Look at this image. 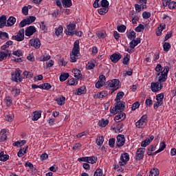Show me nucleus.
Returning a JSON list of instances; mask_svg holds the SVG:
<instances>
[{"mask_svg": "<svg viewBox=\"0 0 176 176\" xmlns=\"http://www.w3.org/2000/svg\"><path fill=\"white\" fill-rule=\"evenodd\" d=\"M80 47L79 46V41L76 40L74 43V47L70 53V61L71 63H76L78 58H79V54H80Z\"/></svg>", "mask_w": 176, "mask_h": 176, "instance_id": "f257e3e1", "label": "nucleus"}, {"mask_svg": "<svg viewBox=\"0 0 176 176\" xmlns=\"http://www.w3.org/2000/svg\"><path fill=\"white\" fill-rule=\"evenodd\" d=\"M168 71H170V68L168 66H165L162 72L156 74V78H157L160 83H163V82H166V80H167Z\"/></svg>", "mask_w": 176, "mask_h": 176, "instance_id": "f03ea898", "label": "nucleus"}, {"mask_svg": "<svg viewBox=\"0 0 176 176\" xmlns=\"http://www.w3.org/2000/svg\"><path fill=\"white\" fill-rule=\"evenodd\" d=\"M119 83L120 81L118 79H113L108 80L105 86L107 89H109V90H112L113 91H116L118 89H119Z\"/></svg>", "mask_w": 176, "mask_h": 176, "instance_id": "7ed1b4c3", "label": "nucleus"}, {"mask_svg": "<svg viewBox=\"0 0 176 176\" xmlns=\"http://www.w3.org/2000/svg\"><path fill=\"white\" fill-rule=\"evenodd\" d=\"M156 102L153 104L154 109H157L159 107H162L163 105V100H164V94L161 93L158 94L155 96Z\"/></svg>", "mask_w": 176, "mask_h": 176, "instance_id": "20e7f679", "label": "nucleus"}, {"mask_svg": "<svg viewBox=\"0 0 176 176\" xmlns=\"http://www.w3.org/2000/svg\"><path fill=\"white\" fill-rule=\"evenodd\" d=\"M129 160H130V155H129L127 153H124L120 155L118 164L120 166V167H123L127 164Z\"/></svg>", "mask_w": 176, "mask_h": 176, "instance_id": "39448f33", "label": "nucleus"}, {"mask_svg": "<svg viewBox=\"0 0 176 176\" xmlns=\"http://www.w3.org/2000/svg\"><path fill=\"white\" fill-rule=\"evenodd\" d=\"M148 124V118L146 116H142L139 120L135 122L138 129H144Z\"/></svg>", "mask_w": 176, "mask_h": 176, "instance_id": "423d86ee", "label": "nucleus"}, {"mask_svg": "<svg viewBox=\"0 0 176 176\" xmlns=\"http://www.w3.org/2000/svg\"><path fill=\"white\" fill-rule=\"evenodd\" d=\"M124 109V104L120 102L118 103L114 107L111 108V109H110V112L112 113V115H116V113H121Z\"/></svg>", "mask_w": 176, "mask_h": 176, "instance_id": "0eeeda50", "label": "nucleus"}, {"mask_svg": "<svg viewBox=\"0 0 176 176\" xmlns=\"http://www.w3.org/2000/svg\"><path fill=\"white\" fill-rule=\"evenodd\" d=\"M151 89L153 93H157V91H160L162 89H163V83L158 82H151Z\"/></svg>", "mask_w": 176, "mask_h": 176, "instance_id": "6e6552de", "label": "nucleus"}, {"mask_svg": "<svg viewBox=\"0 0 176 176\" xmlns=\"http://www.w3.org/2000/svg\"><path fill=\"white\" fill-rule=\"evenodd\" d=\"M12 79L14 82H22L23 78H21V70L16 69L12 74Z\"/></svg>", "mask_w": 176, "mask_h": 176, "instance_id": "1a4fd4ad", "label": "nucleus"}, {"mask_svg": "<svg viewBox=\"0 0 176 176\" xmlns=\"http://www.w3.org/2000/svg\"><path fill=\"white\" fill-rule=\"evenodd\" d=\"M145 148L140 147L136 151L135 160H142L145 155Z\"/></svg>", "mask_w": 176, "mask_h": 176, "instance_id": "9d476101", "label": "nucleus"}, {"mask_svg": "<svg viewBox=\"0 0 176 176\" xmlns=\"http://www.w3.org/2000/svg\"><path fill=\"white\" fill-rule=\"evenodd\" d=\"M12 39H14V41H17V42H21V41H24V29L22 28L19 30L16 35L12 36Z\"/></svg>", "mask_w": 176, "mask_h": 176, "instance_id": "9b49d317", "label": "nucleus"}, {"mask_svg": "<svg viewBox=\"0 0 176 176\" xmlns=\"http://www.w3.org/2000/svg\"><path fill=\"white\" fill-rule=\"evenodd\" d=\"M163 6H168L169 9H176V2L171 1V0H162Z\"/></svg>", "mask_w": 176, "mask_h": 176, "instance_id": "f8f14e48", "label": "nucleus"}, {"mask_svg": "<svg viewBox=\"0 0 176 176\" xmlns=\"http://www.w3.org/2000/svg\"><path fill=\"white\" fill-rule=\"evenodd\" d=\"M76 28V25L75 23H70L67 26L66 34L67 35H75V28Z\"/></svg>", "mask_w": 176, "mask_h": 176, "instance_id": "ddd939ff", "label": "nucleus"}, {"mask_svg": "<svg viewBox=\"0 0 176 176\" xmlns=\"http://www.w3.org/2000/svg\"><path fill=\"white\" fill-rule=\"evenodd\" d=\"M106 80H107V78L105 77V76L104 75L100 76L98 82L95 85L96 89H100V87H102L104 85H105Z\"/></svg>", "mask_w": 176, "mask_h": 176, "instance_id": "4468645a", "label": "nucleus"}, {"mask_svg": "<svg viewBox=\"0 0 176 176\" xmlns=\"http://www.w3.org/2000/svg\"><path fill=\"white\" fill-rule=\"evenodd\" d=\"M29 45L34 47V49H39L41 47V40L39 38H32L29 42Z\"/></svg>", "mask_w": 176, "mask_h": 176, "instance_id": "2eb2a0df", "label": "nucleus"}, {"mask_svg": "<svg viewBox=\"0 0 176 176\" xmlns=\"http://www.w3.org/2000/svg\"><path fill=\"white\" fill-rule=\"evenodd\" d=\"M124 142H126L124 135H118L117 136L116 146H118V148H120V146H123V145H124Z\"/></svg>", "mask_w": 176, "mask_h": 176, "instance_id": "dca6fc26", "label": "nucleus"}, {"mask_svg": "<svg viewBox=\"0 0 176 176\" xmlns=\"http://www.w3.org/2000/svg\"><path fill=\"white\" fill-rule=\"evenodd\" d=\"M35 32H36V28L35 26H29L25 31V35L26 36H32V35H34Z\"/></svg>", "mask_w": 176, "mask_h": 176, "instance_id": "f3484780", "label": "nucleus"}, {"mask_svg": "<svg viewBox=\"0 0 176 176\" xmlns=\"http://www.w3.org/2000/svg\"><path fill=\"white\" fill-rule=\"evenodd\" d=\"M12 54V52L9 51V50H6V51H0V61H3L9 57Z\"/></svg>", "mask_w": 176, "mask_h": 176, "instance_id": "a211bd4d", "label": "nucleus"}, {"mask_svg": "<svg viewBox=\"0 0 176 176\" xmlns=\"http://www.w3.org/2000/svg\"><path fill=\"white\" fill-rule=\"evenodd\" d=\"M154 138L155 137L153 135H151L149 138H147L145 140L142 141L141 143L142 148H146V146H148V145H149L151 142L153 141Z\"/></svg>", "mask_w": 176, "mask_h": 176, "instance_id": "6ab92c4d", "label": "nucleus"}, {"mask_svg": "<svg viewBox=\"0 0 176 176\" xmlns=\"http://www.w3.org/2000/svg\"><path fill=\"white\" fill-rule=\"evenodd\" d=\"M124 119H126V113L123 112L118 113V114L116 115L114 118V120L117 123H119V122H122V120H124Z\"/></svg>", "mask_w": 176, "mask_h": 176, "instance_id": "aec40b11", "label": "nucleus"}, {"mask_svg": "<svg viewBox=\"0 0 176 176\" xmlns=\"http://www.w3.org/2000/svg\"><path fill=\"white\" fill-rule=\"evenodd\" d=\"M32 120H33L34 122L39 120V119H41L42 116V111H35L32 113Z\"/></svg>", "mask_w": 176, "mask_h": 176, "instance_id": "412c9836", "label": "nucleus"}, {"mask_svg": "<svg viewBox=\"0 0 176 176\" xmlns=\"http://www.w3.org/2000/svg\"><path fill=\"white\" fill-rule=\"evenodd\" d=\"M72 72L74 78H76V79H82L83 78V76L82 75L80 70H79L78 69H73L72 70Z\"/></svg>", "mask_w": 176, "mask_h": 176, "instance_id": "4be33fe9", "label": "nucleus"}, {"mask_svg": "<svg viewBox=\"0 0 176 176\" xmlns=\"http://www.w3.org/2000/svg\"><path fill=\"white\" fill-rule=\"evenodd\" d=\"M120 58H122V54H120L115 53L110 56V59L111 60L112 63H118V61H119Z\"/></svg>", "mask_w": 176, "mask_h": 176, "instance_id": "5701e85b", "label": "nucleus"}, {"mask_svg": "<svg viewBox=\"0 0 176 176\" xmlns=\"http://www.w3.org/2000/svg\"><path fill=\"white\" fill-rule=\"evenodd\" d=\"M140 43H141V40L140 38H137V40L134 39L129 43V46L131 49H134V47H135V46H137Z\"/></svg>", "mask_w": 176, "mask_h": 176, "instance_id": "b1692460", "label": "nucleus"}, {"mask_svg": "<svg viewBox=\"0 0 176 176\" xmlns=\"http://www.w3.org/2000/svg\"><path fill=\"white\" fill-rule=\"evenodd\" d=\"M27 149H28V146H25L23 148H21L17 153L18 157H23L27 153Z\"/></svg>", "mask_w": 176, "mask_h": 176, "instance_id": "393cba45", "label": "nucleus"}, {"mask_svg": "<svg viewBox=\"0 0 176 176\" xmlns=\"http://www.w3.org/2000/svg\"><path fill=\"white\" fill-rule=\"evenodd\" d=\"M95 67H96V60H95L89 61L86 65L87 69H94Z\"/></svg>", "mask_w": 176, "mask_h": 176, "instance_id": "a878e982", "label": "nucleus"}, {"mask_svg": "<svg viewBox=\"0 0 176 176\" xmlns=\"http://www.w3.org/2000/svg\"><path fill=\"white\" fill-rule=\"evenodd\" d=\"M156 151V145H150L147 148V155L152 156V153Z\"/></svg>", "mask_w": 176, "mask_h": 176, "instance_id": "bb28decb", "label": "nucleus"}, {"mask_svg": "<svg viewBox=\"0 0 176 176\" xmlns=\"http://www.w3.org/2000/svg\"><path fill=\"white\" fill-rule=\"evenodd\" d=\"M16 23V18L14 16H10L7 20V27H12V25H14Z\"/></svg>", "mask_w": 176, "mask_h": 176, "instance_id": "cd10ccee", "label": "nucleus"}, {"mask_svg": "<svg viewBox=\"0 0 176 176\" xmlns=\"http://www.w3.org/2000/svg\"><path fill=\"white\" fill-rule=\"evenodd\" d=\"M159 174H160V172L157 168H153L150 170L149 176H159Z\"/></svg>", "mask_w": 176, "mask_h": 176, "instance_id": "c85d7f7f", "label": "nucleus"}, {"mask_svg": "<svg viewBox=\"0 0 176 176\" xmlns=\"http://www.w3.org/2000/svg\"><path fill=\"white\" fill-rule=\"evenodd\" d=\"M35 20H36V17H35L34 16H29V17L25 19V21H26V24L28 25H30V24H32V23H34V21H35Z\"/></svg>", "mask_w": 176, "mask_h": 176, "instance_id": "c756f323", "label": "nucleus"}, {"mask_svg": "<svg viewBox=\"0 0 176 176\" xmlns=\"http://www.w3.org/2000/svg\"><path fill=\"white\" fill-rule=\"evenodd\" d=\"M6 25V16L5 15H2L0 16V28H3Z\"/></svg>", "mask_w": 176, "mask_h": 176, "instance_id": "7c9ffc66", "label": "nucleus"}, {"mask_svg": "<svg viewBox=\"0 0 176 176\" xmlns=\"http://www.w3.org/2000/svg\"><path fill=\"white\" fill-rule=\"evenodd\" d=\"M64 8H71L72 6V0H62Z\"/></svg>", "mask_w": 176, "mask_h": 176, "instance_id": "2f4dec72", "label": "nucleus"}, {"mask_svg": "<svg viewBox=\"0 0 176 176\" xmlns=\"http://www.w3.org/2000/svg\"><path fill=\"white\" fill-rule=\"evenodd\" d=\"M9 160V155L5 154L3 152L0 153V161L1 162H6Z\"/></svg>", "mask_w": 176, "mask_h": 176, "instance_id": "473e14b6", "label": "nucleus"}, {"mask_svg": "<svg viewBox=\"0 0 176 176\" xmlns=\"http://www.w3.org/2000/svg\"><path fill=\"white\" fill-rule=\"evenodd\" d=\"M86 93V87H80L76 90V94L77 96H82V94H85Z\"/></svg>", "mask_w": 176, "mask_h": 176, "instance_id": "72a5a7b5", "label": "nucleus"}, {"mask_svg": "<svg viewBox=\"0 0 176 176\" xmlns=\"http://www.w3.org/2000/svg\"><path fill=\"white\" fill-rule=\"evenodd\" d=\"M58 105H64L65 104V97L64 96H60L56 100Z\"/></svg>", "mask_w": 176, "mask_h": 176, "instance_id": "f704fd0d", "label": "nucleus"}, {"mask_svg": "<svg viewBox=\"0 0 176 176\" xmlns=\"http://www.w3.org/2000/svg\"><path fill=\"white\" fill-rule=\"evenodd\" d=\"M97 160H98V159L96 157L90 156L88 157L87 163H89V164H96V163H97Z\"/></svg>", "mask_w": 176, "mask_h": 176, "instance_id": "c9c22d12", "label": "nucleus"}, {"mask_svg": "<svg viewBox=\"0 0 176 176\" xmlns=\"http://www.w3.org/2000/svg\"><path fill=\"white\" fill-rule=\"evenodd\" d=\"M127 38L129 39H130L131 41H134V39H135L136 36H135V32H134L133 30L129 32L127 35H126Z\"/></svg>", "mask_w": 176, "mask_h": 176, "instance_id": "e433bc0d", "label": "nucleus"}, {"mask_svg": "<svg viewBox=\"0 0 176 176\" xmlns=\"http://www.w3.org/2000/svg\"><path fill=\"white\" fill-rule=\"evenodd\" d=\"M96 143L98 146H101L104 144V136H98L96 140Z\"/></svg>", "mask_w": 176, "mask_h": 176, "instance_id": "4c0bfd02", "label": "nucleus"}, {"mask_svg": "<svg viewBox=\"0 0 176 176\" xmlns=\"http://www.w3.org/2000/svg\"><path fill=\"white\" fill-rule=\"evenodd\" d=\"M109 123V120L102 119L98 122V124L100 127H105Z\"/></svg>", "mask_w": 176, "mask_h": 176, "instance_id": "58836bf2", "label": "nucleus"}, {"mask_svg": "<svg viewBox=\"0 0 176 176\" xmlns=\"http://www.w3.org/2000/svg\"><path fill=\"white\" fill-rule=\"evenodd\" d=\"M124 96V93L123 91L118 92L117 94L115 101H116V102H120V100H122V98H123Z\"/></svg>", "mask_w": 176, "mask_h": 176, "instance_id": "ea45409f", "label": "nucleus"}, {"mask_svg": "<svg viewBox=\"0 0 176 176\" xmlns=\"http://www.w3.org/2000/svg\"><path fill=\"white\" fill-rule=\"evenodd\" d=\"M108 10H109V8L102 7L98 10V12L99 14H100L101 16H104V14H105L108 12Z\"/></svg>", "mask_w": 176, "mask_h": 176, "instance_id": "a19ab883", "label": "nucleus"}, {"mask_svg": "<svg viewBox=\"0 0 176 176\" xmlns=\"http://www.w3.org/2000/svg\"><path fill=\"white\" fill-rule=\"evenodd\" d=\"M68 78H69V74L64 73L60 76V82H65V80H67Z\"/></svg>", "mask_w": 176, "mask_h": 176, "instance_id": "79ce46f5", "label": "nucleus"}, {"mask_svg": "<svg viewBox=\"0 0 176 176\" xmlns=\"http://www.w3.org/2000/svg\"><path fill=\"white\" fill-rule=\"evenodd\" d=\"M163 49L164 52H168L170 49H171V44H170V43L168 42L164 43L163 45Z\"/></svg>", "mask_w": 176, "mask_h": 176, "instance_id": "37998d69", "label": "nucleus"}, {"mask_svg": "<svg viewBox=\"0 0 176 176\" xmlns=\"http://www.w3.org/2000/svg\"><path fill=\"white\" fill-rule=\"evenodd\" d=\"M108 96V91H102L99 94H98V98H105Z\"/></svg>", "mask_w": 176, "mask_h": 176, "instance_id": "c03bdc74", "label": "nucleus"}, {"mask_svg": "<svg viewBox=\"0 0 176 176\" xmlns=\"http://www.w3.org/2000/svg\"><path fill=\"white\" fill-rule=\"evenodd\" d=\"M144 30H145V26L142 24H140L138 27L135 28V31L136 32H143Z\"/></svg>", "mask_w": 176, "mask_h": 176, "instance_id": "a18cd8bd", "label": "nucleus"}, {"mask_svg": "<svg viewBox=\"0 0 176 176\" xmlns=\"http://www.w3.org/2000/svg\"><path fill=\"white\" fill-rule=\"evenodd\" d=\"M131 19H132V24H137V23H138L140 20V17L137 14L133 15L132 14Z\"/></svg>", "mask_w": 176, "mask_h": 176, "instance_id": "49530a36", "label": "nucleus"}, {"mask_svg": "<svg viewBox=\"0 0 176 176\" xmlns=\"http://www.w3.org/2000/svg\"><path fill=\"white\" fill-rule=\"evenodd\" d=\"M32 72H28V71H25L23 73V76L24 78L26 79H30V78H32Z\"/></svg>", "mask_w": 176, "mask_h": 176, "instance_id": "de8ad7c7", "label": "nucleus"}, {"mask_svg": "<svg viewBox=\"0 0 176 176\" xmlns=\"http://www.w3.org/2000/svg\"><path fill=\"white\" fill-rule=\"evenodd\" d=\"M130 62V55L126 54V56L122 59V64L124 65H127Z\"/></svg>", "mask_w": 176, "mask_h": 176, "instance_id": "09e8293b", "label": "nucleus"}, {"mask_svg": "<svg viewBox=\"0 0 176 176\" xmlns=\"http://www.w3.org/2000/svg\"><path fill=\"white\" fill-rule=\"evenodd\" d=\"M41 89L43 90H50V89H52V85H50V83L41 84Z\"/></svg>", "mask_w": 176, "mask_h": 176, "instance_id": "8fccbe9b", "label": "nucleus"}, {"mask_svg": "<svg viewBox=\"0 0 176 176\" xmlns=\"http://www.w3.org/2000/svg\"><path fill=\"white\" fill-rule=\"evenodd\" d=\"M166 148V143L165 142H162L160 144V148L158 150L155 151V153H160V152H162V151H164Z\"/></svg>", "mask_w": 176, "mask_h": 176, "instance_id": "3c124183", "label": "nucleus"}, {"mask_svg": "<svg viewBox=\"0 0 176 176\" xmlns=\"http://www.w3.org/2000/svg\"><path fill=\"white\" fill-rule=\"evenodd\" d=\"M67 84L69 86H76V85H78V80L75 78H71L68 80Z\"/></svg>", "mask_w": 176, "mask_h": 176, "instance_id": "603ef678", "label": "nucleus"}, {"mask_svg": "<svg viewBox=\"0 0 176 176\" xmlns=\"http://www.w3.org/2000/svg\"><path fill=\"white\" fill-rule=\"evenodd\" d=\"M23 54V52L21 50H18L12 52L13 56H16V57H22Z\"/></svg>", "mask_w": 176, "mask_h": 176, "instance_id": "864d4df0", "label": "nucleus"}, {"mask_svg": "<svg viewBox=\"0 0 176 176\" xmlns=\"http://www.w3.org/2000/svg\"><path fill=\"white\" fill-rule=\"evenodd\" d=\"M63 26L60 25L58 28H56V32L55 34L56 35V36H60V35L61 34H63Z\"/></svg>", "mask_w": 176, "mask_h": 176, "instance_id": "5fc2aeb1", "label": "nucleus"}, {"mask_svg": "<svg viewBox=\"0 0 176 176\" xmlns=\"http://www.w3.org/2000/svg\"><path fill=\"white\" fill-rule=\"evenodd\" d=\"M5 119L6 120H7V122H13V119H14V114H7L5 116Z\"/></svg>", "mask_w": 176, "mask_h": 176, "instance_id": "6e6d98bb", "label": "nucleus"}, {"mask_svg": "<svg viewBox=\"0 0 176 176\" xmlns=\"http://www.w3.org/2000/svg\"><path fill=\"white\" fill-rule=\"evenodd\" d=\"M5 102L7 107H10L12 102V98H10V96H6L5 98Z\"/></svg>", "mask_w": 176, "mask_h": 176, "instance_id": "4d7b16f0", "label": "nucleus"}, {"mask_svg": "<svg viewBox=\"0 0 176 176\" xmlns=\"http://www.w3.org/2000/svg\"><path fill=\"white\" fill-rule=\"evenodd\" d=\"M0 39H9V34L6 32H0Z\"/></svg>", "mask_w": 176, "mask_h": 176, "instance_id": "13d9d810", "label": "nucleus"}, {"mask_svg": "<svg viewBox=\"0 0 176 176\" xmlns=\"http://www.w3.org/2000/svg\"><path fill=\"white\" fill-rule=\"evenodd\" d=\"M50 55H49L48 54H45L41 57L40 60L41 61H47L50 59Z\"/></svg>", "mask_w": 176, "mask_h": 176, "instance_id": "bf43d9fd", "label": "nucleus"}, {"mask_svg": "<svg viewBox=\"0 0 176 176\" xmlns=\"http://www.w3.org/2000/svg\"><path fill=\"white\" fill-rule=\"evenodd\" d=\"M107 36V33L104 31H100L98 33V37L99 39H104Z\"/></svg>", "mask_w": 176, "mask_h": 176, "instance_id": "052dcab7", "label": "nucleus"}, {"mask_svg": "<svg viewBox=\"0 0 176 176\" xmlns=\"http://www.w3.org/2000/svg\"><path fill=\"white\" fill-rule=\"evenodd\" d=\"M94 176H105V175H102V169L101 168H98L95 173Z\"/></svg>", "mask_w": 176, "mask_h": 176, "instance_id": "680f3d73", "label": "nucleus"}, {"mask_svg": "<svg viewBox=\"0 0 176 176\" xmlns=\"http://www.w3.org/2000/svg\"><path fill=\"white\" fill-rule=\"evenodd\" d=\"M100 5L102 8H108L109 6V2L107 0H102L100 1Z\"/></svg>", "mask_w": 176, "mask_h": 176, "instance_id": "e2e57ef3", "label": "nucleus"}, {"mask_svg": "<svg viewBox=\"0 0 176 176\" xmlns=\"http://www.w3.org/2000/svg\"><path fill=\"white\" fill-rule=\"evenodd\" d=\"M11 91L14 96H17L18 94H20V89L14 87H12Z\"/></svg>", "mask_w": 176, "mask_h": 176, "instance_id": "0e129e2a", "label": "nucleus"}, {"mask_svg": "<svg viewBox=\"0 0 176 176\" xmlns=\"http://www.w3.org/2000/svg\"><path fill=\"white\" fill-rule=\"evenodd\" d=\"M47 123H48V124L50 126H53L56 123V119L52 118H49L48 120H47Z\"/></svg>", "mask_w": 176, "mask_h": 176, "instance_id": "69168bd1", "label": "nucleus"}, {"mask_svg": "<svg viewBox=\"0 0 176 176\" xmlns=\"http://www.w3.org/2000/svg\"><path fill=\"white\" fill-rule=\"evenodd\" d=\"M117 30L119 32H124L126 31V25H122L118 26Z\"/></svg>", "mask_w": 176, "mask_h": 176, "instance_id": "338daca9", "label": "nucleus"}, {"mask_svg": "<svg viewBox=\"0 0 176 176\" xmlns=\"http://www.w3.org/2000/svg\"><path fill=\"white\" fill-rule=\"evenodd\" d=\"M137 108H140V102H136L133 103L131 107L132 111H135V109H137Z\"/></svg>", "mask_w": 176, "mask_h": 176, "instance_id": "774afa93", "label": "nucleus"}]
</instances>
